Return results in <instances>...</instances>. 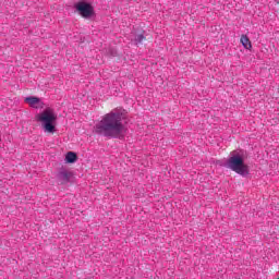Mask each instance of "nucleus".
<instances>
[{
    "label": "nucleus",
    "instance_id": "obj_6",
    "mask_svg": "<svg viewBox=\"0 0 279 279\" xmlns=\"http://www.w3.org/2000/svg\"><path fill=\"white\" fill-rule=\"evenodd\" d=\"M58 180L61 182V184H66L69 180H71V172L66 170H62L58 173Z\"/></svg>",
    "mask_w": 279,
    "mask_h": 279
},
{
    "label": "nucleus",
    "instance_id": "obj_11",
    "mask_svg": "<svg viewBox=\"0 0 279 279\" xmlns=\"http://www.w3.org/2000/svg\"><path fill=\"white\" fill-rule=\"evenodd\" d=\"M278 279H279V277H278Z\"/></svg>",
    "mask_w": 279,
    "mask_h": 279
},
{
    "label": "nucleus",
    "instance_id": "obj_7",
    "mask_svg": "<svg viewBox=\"0 0 279 279\" xmlns=\"http://www.w3.org/2000/svg\"><path fill=\"white\" fill-rule=\"evenodd\" d=\"M240 40L244 49H252V41H250L247 35H242Z\"/></svg>",
    "mask_w": 279,
    "mask_h": 279
},
{
    "label": "nucleus",
    "instance_id": "obj_2",
    "mask_svg": "<svg viewBox=\"0 0 279 279\" xmlns=\"http://www.w3.org/2000/svg\"><path fill=\"white\" fill-rule=\"evenodd\" d=\"M37 121L41 123L44 132L48 134H54L56 121H58V114L51 108H47L37 116Z\"/></svg>",
    "mask_w": 279,
    "mask_h": 279
},
{
    "label": "nucleus",
    "instance_id": "obj_8",
    "mask_svg": "<svg viewBox=\"0 0 279 279\" xmlns=\"http://www.w3.org/2000/svg\"><path fill=\"white\" fill-rule=\"evenodd\" d=\"M77 160V155L73 151H69L66 155H65V161L66 162H70V163H73Z\"/></svg>",
    "mask_w": 279,
    "mask_h": 279
},
{
    "label": "nucleus",
    "instance_id": "obj_10",
    "mask_svg": "<svg viewBox=\"0 0 279 279\" xmlns=\"http://www.w3.org/2000/svg\"><path fill=\"white\" fill-rule=\"evenodd\" d=\"M278 3H279V0H278Z\"/></svg>",
    "mask_w": 279,
    "mask_h": 279
},
{
    "label": "nucleus",
    "instance_id": "obj_9",
    "mask_svg": "<svg viewBox=\"0 0 279 279\" xmlns=\"http://www.w3.org/2000/svg\"><path fill=\"white\" fill-rule=\"evenodd\" d=\"M143 40H145V36L143 35H137L135 37V45H141L143 43Z\"/></svg>",
    "mask_w": 279,
    "mask_h": 279
},
{
    "label": "nucleus",
    "instance_id": "obj_4",
    "mask_svg": "<svg viewBox=\"0 0 279 279\" xmlns=\"http://www.w3.org/2000/svg\"><path fill=\"white\" fill-rule=\"evenodd\" d=\"M74 8L83 19H93L95 15V8L86 1L76 2Z\"/></svg>",
    "mask_w": 279,
    "mask_h": 279
},
{
    "label": "nucleus",
    "instance_id": "obj_3",
    "mask_svg": "<svg viewBox=\"0 0 279 279\" xmlns=\"http://www.w3.org/2000/svg\"><path fill=\"white\" fill-rule=\"evenodd\" d=\"M225 166L227 169H231V171L242 175V178H247V175H250V166L245 165L243 157L240 155L231 156Z\"/></svg>",
    "mask_w": 279,
    "mask_h": 279
},
{
    "label": "nucleus",
    "instance_id": "obj_1",
    "mask_svg": "<svg viewBox=\"0 0 279 279\" xmlns=\"http://www.w3.org/2000/svg\"><path fill=\"white\" fill-rule=\"evenodd\" d=\"M125 111L123 108L112 109L106 113L94 126V132L107 138H123L128 129L123 125Z\"/></svg>",
    "mask_w": 279,
    "mask_h": 279
},
{
    "label": "nucleus",
    "instance_id": "obj_5",
    "mask_svg": "<svg viewBox=\"0 0 279 279\" xmlns=\"http://www.w3.org/2000/svg\"><path fill=\"white\" fill-rule=\"evenodd\" d=\"M25 104H28L31 108H35V110H43L45 108V102L43 99L36 96H28L24 99Z\"/></svg>",
    "mask_w": 279,
    "mask_h": 279
}]
</instances>
